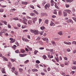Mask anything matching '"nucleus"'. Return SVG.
I'll return each instance as SVG.
<instances>
[{
	"mask_svg": "<svg viewBox=\"0 0 76 76\" xmlns=\"http://www.w3.org/2000/svg\"><path fill=\"white\" fill-rule=\"evenodd\" d=\"M37 20V18L35 17L32 19V22L33 23H35V22Z\"/></svg>",
	"mask_w": 76,
	"mask_h": 76,
	"instance_id": "1",
	"label": "nucleus"
},
{
	"mask_svg": "<svg viewBox=\"0 0 76 76\" xmlns=\"http://www.w3.org/2000/svg\"><path fill=\"white\" fill-rule=\"evenodd\" d=\"M50 7V4H46L45 5V9H47V8H49Z\"/></svg>",
	"mask_w": 76,
	"mask_h": 76,
	"instance_id": "2",
	"label": "nucleus"
},
{
	"mask_svg": "<svg viewBox=\"0 0 76 76\" xmlns=\"http://www.w3.org/2000/svg\"><path fill=\"white\" fill-rule=\"evenodd\" d=\"M35 35H38V31L37 30L34 29V33Z\"/></svg>",
	"mask_w": 76,
	"mask_h": 76,
	"instance_id": "3",
	"label": "nucleus"
},
{
	"mask_svg": "<svg viewBox=\"0 0 76 76\" xmlns=\"http://www.w3.org/2000/svg\"><path fill=\"white\" fill-rule=\"evenodd\" d=\"M1 72L2 73H6V71H5V69L4 68H2L1 69Z\"/></svg>",
	"mask_w": 76,
	"mask_h": 76,
	"instance_id": "4",
	"label": "nucleus"
},
{
	"mask_svg": "<svg viewBox=\"0 0 76 76\" xmlns=\"http://www.w3.org/2000/svg\"><path fill=\"white\" fill-rule=\"evenodd\" d=\"M64 11L65 12H67L69 14H70V12H71V11L69 10H64Z\"/></svg>",
	"mask_w": 76,
	"mask_h": 76,
	"instance_id": "5",
	"label": "nucleus"
},
{
	"mask_svg": "<svg viewBox=\"0 0 76 76\" xmlns=\"http://www.w3.org/2000/svg\"><path fill=\"white\" fill-rule=\"evenodd\" d=\"M51 6H54V1L51 0L50 1Z\"/></svg>",
	"mask_w": 76,
	"mask_h": 76,
	"instance_id": "6",
	"label": "nucleus"
},
{
	"mask_svg": "<svg viewBox=\"0 0 76 76\" xmlns=\"http://www.w3.org/2000/svg\"><path fill=\"white\" fill-rule=\"evenodd\" d=\"M63 13L64 16H67V12H66L64 11H64L63 12Z\"/></svg>",
	"mask_w": 76,
	"mask_h": 76,
	"instance_id": "7",
	"label": "nucleus"
},
{
	"mask_svg": "<svg viewBox=\"0 0 76 76\" xmlns=\"http://www.w3.org/2000/svg\"><path fill=\"white\" fill-rule=\"evenodd\" d=\"M50 25L51 26H55V23H54L53 21H51L50 24Z\"/></svg>",
	"mask_w": 76,
	"mask_h": 76,
	"instance_id": "8",
	"label": "nucleus"
},
{
	"mask_svg": "<svg viewBox=\"0 0 76 76\" xmlns=\"http://www.w3.org/2000/svg\"><path fill=\"white\" fill-rule=\"evenodd\" d=\"M22 3L23 4H25V5H26V4H28V2L22 1Z\"/></svg>",
	"mask_w": 76,
	"mask_h": 76,
	"instance_id": "9",
	"label": "nucleus"
},
{
	"mask_svg": "<svg viewBox=\"0 0 76 76\" xmlns=\"http://www.w3.org/2000/svg\"><path fill=\"white\" fill-rule=\"evenodd\" d=\"M62 14V12L61 10H59L58 12V15H59V16H61V15Z\"/></svg>",
	"mask_w": 76,
	"mask_h": 76,
	"instance_id": "10",
	"label": "nucleus"
},
{
	"mask_svg": "<svg viewBox=\"0 0 76 76\" xmlns=\"http://www.w3.org/2000/svg\"><path fill=\"white\" fill-rule=\"evenodd\" d=\"M51 43L53 45H56V43H55V42L54 41H52L51 42Z\"/></svg>",
	"mask_w": 76,
	"mask_h": 76,
	"instance_id": "11",
	"label": "nucleus"
},
{
	"mask_svg": "<svg viewBox=\"0 0 76 76\" xmlns=\"http://www.w3.org/2000/svg\"><path fill=\"white\" fill-rule=\"evenodd\" d=\"M26 27V26L25 24H23V26H22V29H23L24 28H25Z\"/></svg>",
	"mask_w": 76,
	"mask_h": 76,
	"instance_id": "12",
	"label": "nucleus"
},
{
	"mask_svg": "<svg viewBox=\"0 0 76 76\" xmlns=\"http://www.w3.org/2000/svg\"><path fill=\"white\" fill-rule=\"evenodd\" d=\"M32 71L33 72H38V71L37 69H32Z\"/></svg>",
	"mask_w": 76,
	"mask_h": 76,
	"instance_id": "13",
	"label": "nucleus"
},
{
	"mask_svg": "<svg viewBox=\"0 0 76 76\" xmlns=\"http://www.w3.org/2000/svg\"><path fill=\"white\" fill-rule=\"evenodd\" d=\"M73 1V0H66V1L67 2H69L70 3H71V2H72Z\"/></svg>",
	"mask_w": 76,
	"mask_h": 76,
	"instance_id": "14",
	"label": "nucleus"
},
{
	"mask_svg": "<svg viewBox=\"0 0 76 76\" xmlns=\"http://www.w3.org/2000/svg\"><path fill=\"white\" fill-rule=\"evenodd\" d=\"M15 39H13L12 40L10 41V43H13V42H15Z\"/></svg>",
	"mask_w": 76,
	"mask_h": 76,
	"instance_id": "15",
	"label": "nucleus"
},
{
	"mask_svg": "<svg viewBox=\"0 0 76 76\" xmlns=\"http://www.w3.org/2000/svg\"><path fill=\"white\" fill-rule=\"evenodd\" d=\"M48 21H49L48 20H47V19L46 20L45 22V23L47 24H48Z\"/></svg>",
	"mask_w": 76,
	"mask_h": 76,
	"instance_id": "16",
	"label": "nucleus"
},
{
	"mask_svg": "<svg viewBox=\"0 0 76 76\" xmlns=\"http://www.w3.org/2000/svg\"><path fill=\"white\" fill-rule=\"evenodd\" d=\"M30 32L31 33H34V31H35V30H33L32 29H31L30 30Z\"/></svg>",
	"mask_w": 76,
	"mask_h": 76,
	"instance_id": "17",
	"label": "nucleus"
},
{
	"mask_svg": "<svg viewBox=\"0 0 76 76\" xmlns=\"http://www.w3.org/2000/svg\"><path fill=\"white\" fill-rule=\"evenodd\" d=\"M2 58H3V59H4V60H5V61H8V60H7V58L4 57L3 56H2Z\"/></svg>",
	"mask_w": 76,
	"mask_h": 76,
	"instance_id": "18",
	"label": "nucleus"
},
{
	"mask_svg": "<svg viewBox=\"0 0 76 76\" xmlns=\"http://www.w3.org/2000/svg\"><path fill=\"white\" fill-rule=\"evenodd\" d=\"M48 57L50 58H53V56L52 55H48Z\"/></svg>",
	"mask_w": 76,
	"mask_h": 76,
	"instance_id": "19",
	"label": "nucleus"
},
{
	"mask_svg": "<svg viewBox=\"0 0 76 76\" xmlns=\"http://www.w3.org/2000/svg\"><path fill=\"white\" fill-rule=\"evenodd\" d=\"M11 65H12V64H11V62H9L8 65V67H11Z\"/></svg>",
	"mask_w": 76,
	"mask_h": 76,
	"instance_id": "20",
	"label": "nucleus"
},
{
	"mask_svg": "<svg viewBox=\"0 0 76 76\" xmlns=\"http://www.w3.org/2000/svg\"><path fill=\"white\" fill-rule=\"evenodd\" d=\"M43 58L44 60H45L47 58V56H46L44 55L43 56Z\"/></svg>",
	"mask_w": 76,
	"mask_h": 76,
	"instance_id": "21",
	"label": "nucleus"
},
{
	"mask_svg": "<svg viewBox=\"0 0 76 76\" xmlns=\"http://www.w3.org/2000/svg\"><path fill=\"white\" fill-rule=\"evenodd\" d=\"M19 70L20 72V73H21V72H22L23 71V69L20 68L19 69Z\"/></svg>",
	"mask_w": 76,
	"mask_h": 76,
	"instance_id": "22",
	"label": "nucleus"
},
{
	"mask_svg": "<svg viewBox=\"0 0 76 76\" xmlns=\"http://www.w3.org/2000/svg\"><path fill=\"white\" fill-rule=\"evenodd\" d=\"M72 44H75V45H76V42L75 41H73L72 43Z\"/></svg>",
	"mask_w": 76,
	"mask_h": 76,
	"instance_id": "23",
	"label": "nucleus"
},
{
	"mask_svg": "<svg viewBox=\"0 0 76 76\" xmlns=\"http://www.w3.org/2000/svg\"><path fill=\"white\" fill-rule=\"evenodd\" d=\"M33 11L34 12V13H36V14H37V15H38V12L36 10H34Z\"/></svg>",
	"mask_w": 76,
	"mask_h": 76,
	"instance_id": "24",
	"label": "nucleus"
},
{
	"mask_svg": "<svg viewBox=\"0 0 76 76\" xmlns=\"http://www.w3.org/2000/svg\"><path fill=\"white\" fill-rule=\"evenodd\" d=\"M30 15L31 16H35V14L32 12L30 13Z\"/></svg>",
	"mask_w": 76,
	"mask_h": 76,
	"instance_id": "25",
	"label": "nucleus"
},
{
	"mask_svg": "<svg viewBox=\"0 0 76 76\" xmlns=\"http://www.w3.org/2000/svg\"><path fill=\"white\" fill-rule=\"evenodd\" d=\"M30 7H31V8H32V9H34L35 8H34V7L32 5H30Z\"/></svg>",
	"mask_w": 76,
	"mask_h": 76,
	"instance_id": "26",
	"label": "nucleus"
},
{
	"mask_svg": "<svg viewBox=\"0 0 76 76\" xmlns=\"http://www.w3.org/2000/svg\"><path fill=\"white\" fill-rule=\"evenodd\" d=\"M32 22V21L31 20V21H28V25H31V23Z\"/></svg>",
	"mask_w": 76,
	"mask_h": 76,
	"instance_id": "27",
	"label": "nucleus"
},
{
	"mask_svg": "<svg viewBox=\"0 0 76 76\" xmlns=\"http://www.w3.org/2000/svg\"><path fill=\"white\" fill-rule=\"evenodd\" d=\"M72 69H73V70H75V69H76V67L75 66L72 67Z\"/></svg>",
	"mask_w": 76,
	"mask_h": 76,
	"instance_id": "28",
	"label": "nucleus"
},
{
	"mask_svg": "<svg viewBox=\"0 0 76 76\" xmlns=\"http://www.w3.org/2000/svg\"><path fill=\"white\" fill-rule=\"evenodd\" d=\"M19 56H20L21 57H22L24 56H23V54H19Z\"/></svg>",
	"mask_w": 76,
	"mask_h": 76,
	"instance_id": "29",
	"label": "nucleus"
},
{
	"mask_svg": "<svg viewBox=\"0 0 76 76\" xmlns=\"http://www.w3.org/2000/svg\"><path fill=\"white\" fill-rule=\"evenodd\" d=\"M40 29L42 30H43V29H45V27L43 26L42 27H40Z\"/></svg>",
	"mask_w": 76,
	"mask_h": 76,
	"instance_id": "30",
	"label": "nucleus"
},
{
	"mask_svg": "<svg viewBox=\"0 0 76 76\" xmlns=\"http://www.w3.org/2000/svg\"><path fill=\"white\" fill-rule=\"evenodd\" d=\"M25 50H24L23 49H22L21 50V53H25Z\"/></svg>",
	"mask_w": 76,
	"mask_h": 76,
	"instance_id": "31",
	"label": "nucleus"
},
{
	"mask_svg": "<svg viewBox=\"0 0 76 76\" xmlns=\"http://www.w3.org/2000/svg\"><path fill=\"white\" fill-rule=\"evenodd\" d=\"M36 63H37V64H39V63H40V61L39 60H37L36 61Z\"/></svg>",
	"mask_w": 76,
	"mask_h": 76,
	"instance_id": "32",
	"label": "nucleus"
},
{
	"mask_svg": "<svg viewBox=\"0 0 76 76\" xmlns=\"http://www.w3.org/2000/svg\"><path fill=\"white\" fill-rule=\"evenodd\" d=\"M12 47L13 48H14V50H15V49H16V45H14Z\"/></svg>",
	"mask_w": 76,
	"mask_h": 76,
	"instance_id": "33",
	"label": "nucleus"
},
{
	"mask_svg": "<svg viewBox=\"0 0 76 76\" xmlns=\"http://www.w3.org/2000/svg\"><path fill=\"white\" fill-rule=\"evenodd\" d=\"M58 34H59V35H62L63 34H62V32H61V31L58 32Z\"/></svg>",
	"mask_w": 76,
	"mask_h": 76,
	"instance_id": "34",
	"label": "nucleus"
},
{
	"mask_svg": "<svg viewBox=\"0 0 76 76\" xmlns=\"http://www.w3.org/2000/svg\"><path fill=\"white\" fill-rule=\"evenodd\" d=\"M65 6H66V7L67 8L69 7H70V5H69V4H66Z\"/></svg>",
	"mask_w": 76,
	"mask_h": 76,
	"instance_id": "35",
	"label": "nucleus"
},
{
	"mask_svg": "<svg viewBox=\"0 0 76 76\" xmlns=\"http://www.w3.org/2000/svg\"><path fill=\"white\" fill-rule=\"evenodd\" d=\"M69 22H70L71 23H72V24H73V21L70 19L69 21Z\"/></svg>",
	"mask_w": 76,
	"mask_h": 76,
	"instance_id": "36",
	"label": "nucleus"
},
{
	"mask_svg": "<svg viewBox=\"0 0 76 76\" xmlns=\"http://www.w3.org/2000/svg\"><path fill=\"white\" fill-rule=\"evenodd\" d=\"M45 1H43V2L42 3V4L43 6H44V4H45Z\"/></svg>",
	"mask_w": 76,
	"mask_h": 76,
	"instance_id": "37",
	"label": "nucleus"
},
{
	"mask_svg": "<svg viewBox=\"0 0 76 76\" xmlns=\"http://www.w3.org/2000/svg\"><path fill=\"white\" fill-rule=\"evenodd\" d=\"M54 39L56 41H58L59 40V39H58V38H54Z\"/></svg>",
	"mask_w": 76,
	"mask_h": 76,
	"instance_id": "38",
	"label": "nucleus"
},
{
	"mask_svg": "<svg viewBox=\"0 0 76 76\" xmlns=\"http://www.w3.org/2000/svg\"><path fill=\"white\" fill-rule=\"evenodd\" d=\"M43 32H44V31H40L39 32V34H40L41 35H42V34H43Z\"/></svg>",
	"mask_w": 76,
	"mask_h": 76,
	"instance_id": "39",
	"label": "nucleus"
},
{
	"mask_svg": "<svg viewBox=\"0 0 76 76\" xmlns=\"http://www.w3.org/2000/svg\"><path fill=\"white\" fill-rule=\"evenodd\" d=\"M70 19H68V20H67L66 21V22H67V23H70Z\"/></svg>",
	"mask_w": 76,
	"mask_h": 76,
	"instance_id": "40",
	"label": "nucleus"
},
{
	"mask_svg": "<svg viewBox=\"0 0 76 76\" xmlns=\"http://www.w3.org/2000/svg\"><path fill=\"white\" fill-rule=\"evenodd\" d=\"M39 44L41 45H42V44H43V42L41 41H40L39 42Z\"/></svg>",
	"mask_w": 76,
	"mask_h": 76,
	"instance_id": "41",
	"label": "nucleus"
},
{
	"mask_svg": "<svg viewBox=\"0 0 76 76\" xmlns=\"http://www.w3.org/2000/svg\"><path fill=\"white\" fill-rule=\"evenodd\" d=\"M29 60H27L24 62V63L25 64H26L27 63H28V62H29Z\"/></svg>",
	"mask_w": 76,
	"mask_h": 76,
	"instance_id": "42",
	"label": "nucleus"
},
{
	"mask_svg": "<svg viewBox=\"0 0 76 76\" xmlns=\"http://www.w3.org/2000/svg\"><path fill=\"white\" fill-rule=\"evenodd\" d=\"M39 23H41V22L42 21V19H39Z\"/></svg>",
	"mask_w": 76,
	"mask_h": 76,
	"instance_id": "43",
	"label": "nucleus"
},
{
	"mask_svg": "<svg viewBox=\"0 0 76 76\" xmlns=\"http://www.w3.org/2000/svg\"><path fill=\"white\" fill-rule=\"evenodd\" d=\"M55 58L57 62H58V61H59L58 60V59L56 57H55Z\"/></svg>",
	"mask_w": 76,
	"mask_h": 76,
	"instance_id": "44",
	"label": "nucleus"
},
{
	"mask_svg": "<svg viewBox=\"0 0 76 76\" xmlns=\"http://www.w3.org/2000/svg\"><path fill=\"white\" fill-rule=\"evenodd\" d=\"M72 19L76 22V18L75 17H72Z\"/></svg>",
	"mask_w": 76,
	"mask_h": 76,
	"instance_id": "45",
	"label": "nucleus"
},
{
	"mask_svg": "<svg viewBox=\"0 0 76 76\" xmlns=\"http://www.w3.org/2000/svg\"><path fill=\"white\" fill-rule=\"evenodd\" d=\"M45 15V13H44L43 12H42L41 13V16H44V15Z\"/></svg>",
	"mask_w": 76,
	"mask_h": 76,
	"instance_id": "46",
	"label": "nucleus"
},
{
	"mask_svg": "<svg viewBox=\"0 0 76 76\" xmlns=\"http://www.w3.org/2000/svg\"><path fill=\"white\" fill-rule=\"evenodd\" d=\"M38 51H37V50H35L34 51V54H37V53H38Z\"/></svg>",
	"mask_w": 76,
	"mask_h": 76,
	"instance_id": "47",
	"label": "nucleus"
},
{
	"mask_svg": "<svg viewBox=\"0 0 76 76\" xmlns=\"http://www.w3.org/2000/svg\"><path fill=\"white\" fill-rule=\"evenodd\" d=\"M39 50H44V48H43V47H41V48H39Z\"/></svg>",
	"mask_w": 76,
	"mask_h": 76,
	"instance_id": "48",
	"label": "nucleus"
},
{
	"mask_svg": "<svg viewBox=\"0 0 76 76\" xmlns=\"http://www.w3.org/2000/svg\"><path fill=\"white\" fill-rule=\"evenodd\" d=\"M15 44H16V45H17V46H19V43H18V42H15Z\"/></svg>",
	"mask_w": 76,
	"mask_h": 76,
	"instance_id": "49",
	"label": "nucleus"
},
{
	"mask_svg": "<svg viewBox=\"0 0 76 76\" xmlns=\"http://www.w3.org/2000/svg\"><path fill=\"white\" fill-rule=\"evenodd\" d=\"M23 19L24 20H26V21H27V20L25 18V17H23Z\"/></svg>",
	"mask_w": 76,
	"mask_h": 76,
	"instance_id": "50",
	"label": "nucleus"
},
{
	"mask_svg": "<svg viewBox=\"0 0 76 76\" xmlns=\"http://www.w3.org/2000/svg\"><path fill=\"white\" fill-rule=\"evenodd\" d=\"M0 12H3V10L2 9H0Z\"/></svg>",
	"mask_w": 76,
	"mask_h": 76,
	"instance_id": "51",
	"label": "nucleus"
},
{
	"mask_svg": "<svg viewBox=\"0 0 76 76\" xmlns=\"http://www.w3.org/2000/svg\"><path fill=\"white\" fill-rule=\"evenodd\" d=\"M66 51L68 52H70V50L69 49H67Z\"/></svg>",
	"mask_w": 76,
	"mask_h": 76,
	"instance_id": "52",
	"label": "nucleus"
},
{
	"mask_svg": "<svg viewBox=\"0 0 76 76\" xmlns=\"http://www.w3.org/2000/svg\"><path fill=\"white\" fill-rule=\"evenodd\" d=\"M50 70H51V69L50 67H48V72L50 71Z\"/></svg>",
	"mask_w": 76,
	"mask_h": 76,
	"instance_id": "53",
	"label": "nucleus"
},
{
	"mask_svg": "<svg viewBox=\"0 0 76 76\" xmlns=\"http://www.w3.org/2000/svg\"><path fill=\"white\" fill-rule=\"evenodd\" d=\"M72 43L70 42H68L67 43V45H71Z\"/></svg>",
	"mask_w": 76,
	"mask_h": 76,
	"instance_id": "54",
	"label": "nucleus"
},
{
	"mask_svg": "<svg viewBox=\"0 0 76 76\" xmlns=\"http://www.w3.org/2000/svg\"><path fill=\"white\" fill-rule=\"evenodd\" d=\"M15 53H19V50H17L15 51Z\"/></svg>",
	"mask_w": 76,
	"mask_h": 76,
	"instance_id": "55",
	"label": "nucleus"
},
{
	"mask_svg": "<svg viewBox=\"0 0 76 76\" xmlns=\"http://www.w3.org/2000/svg\"><path fill=\"white\" fill-rule=\"evenodd\" d=\"M31 72V69H29L28 70V72L29 74H30V72Z\"/></svg>",
	"mask_w": 76,
	"mask_h": 76,
	"instance_id": "56",
	"label": "nucleus"
},
{
	"mask_svg": "<svg viewBox=\"0 0 76 76\" xmlns=\"http://www.w3.org/2000/svg\"><path fill=\"white\" fill-rule=\"evenodd\" d=\"M41 74L42 75H45V73L44 72H41Z\"/></svg>",
	"mask_w": 76,
	"mask_h": 76,
	"instance_id": "57",
	"label": "nucleus"
},
{
	"mask_svg": "<svg viewBox=\"0 0 76 76\" xmlns=\"http://www.w3.org/2000/svg\"><path fill=\"white\" fill-rule=\"evenodd\" d=\"M53 49L49 50V51H50V52H53Z\"/></svg>",
	"mask_w": 76,
	"mask_h": 76,
	"instance_id": "58",
	"label": "nucleus"
},
{
	"mask_svg": "<svg viewBox=\"0 0 76 76\" xmlns=\"http://www.w3.org/2000/svg\"><path fill=\"white\" fill-rule=\"evenodd\" d=\"M61 67H64V64H61Z\"/></svg>",
	"mask_w": 76,
	"mask_h": 76,
	"instance_id": "59",
	"label": "nucleus"
},
{
	"mask_svg": "<svg viewBox=\"0 0 76 76\" xmlns=\"http://www.w3.org/2000/svg\"><path fill=\"white\" fill-rule=\"evenodd\" d=\"M64 58L65 60H67V58L66 57H64Z\"/></svg>",
	"mask_w": 76,
	"mask_h": 76,
	"instance_id": "60",
	"label": "nucleus"
},
{
	"mask_svg": "<svg viewBox=\"0 0 76 76\" xmlns=\"http://www.w3.org/2000/svg\"><path fill=\"white\" fill-rule=\"evenodd\" d=\"M44 71L45 72H47V70H46V69H44Z\"/></svg>",
	"mask_w": 76,
	"mask_h": 76,
	"instance_id": "61",
	"label": "nucleus"
},
{
	"mask_svg": "<svg viewBox=\"0 0 76 76\" xmlns=\"http://www.w3.org/2000/svg\"><path fill=\"white\" fill-rule=\"evenodd\" d=\"M76 53V50H74L73 51V53H74V54H75V53Z\"/></svg>",
	"mask_w": 76,
	"mask_h": 76,
	"instance_id": "62",
	"label": "nucleus"
},
{
	"mask_svg": "<svg viewBox=\"0 0 76 76\" xmlns=\"http://www.w3.org/2000/svg\"><path fill=\"white\" fill-rule=\"evenodd\" d=\"M67 64H68V63H67V62H65V65H67Z\"/></svg>",
	"mask_w": 76,
	"mask_h": 76,
	"instance_id": "63",
	"label": "nucleus"
},
{
	"mask_svg": "<svg viewBox=\"0 0 76 76\" xmlns=\"http://www.w3.org/2000/svg\"><path fill=\"white\" fill-rule=\"evenodd\" d=\"M10 53H8V54H7V56H10Z\"/></svg>",
	"mask_w": 76,
	"mask_h": 76,
	"instance_id": "64",
	"label": "nucleus"
}]
</instances>
